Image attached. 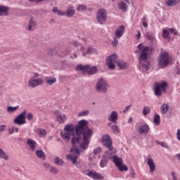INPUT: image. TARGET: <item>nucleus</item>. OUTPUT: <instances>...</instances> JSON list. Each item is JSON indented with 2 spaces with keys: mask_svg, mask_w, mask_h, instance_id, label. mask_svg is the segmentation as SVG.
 <instances>
[{
  "mask_svg": "<svg viewBox=\"0 0 180 180\" xmlns=\"http://www.w3.org/2000/svg\"><path fill=\"white\" fill-rule=\"evenodd\" d=\"M76 136L72 139V143L73 145L79 143V148L83 151L88 149L89 143H91V137L94 134L92 129L88 127V121L82 120L77 122L75 126Z\"/></svg>",
  "mask_w": 180,
  "mask_h": 180,
  "instance_id": "1",
  "label": "nucleus"
},
{
  "mask_svg": "<svg viewBox=\"0 0 180 180\" xmlns=\"http://www.w3.org/2000/svg\"><path fill=\"white\" fill-rule=\"evenodd\" d=\"M138 50L140 51L139 57V70L142 72H147L148 70H150V62L147 61L148 58V54L153 51L148 46H143V44L138 45Z\"/></svg>",
  "mask_w": 180,
  "mask_h": 180,
  "instance_id": "2",
  "label": "nucleus"
},
{
  "mask_svg": "<svg viewBox=\"0 0 180 180\" xmlns=\"http://www.w3.org/2000/svg\"><path fill=\"white\" fill-rule=\"evenodd\" d=\"M109 88H110V85L106 79L102 77L98 79L95 86L96 92H98V94H108Z\"/></svg>",
  "mask_w": 180,
  "mask_h": 180,
  "instance_id": "3",
  "label": "nucleus"
},
{
  "mask_svg": "<svg viewBox=\"0 0 180 180\" xmlns=\"http://www.w3.org/2000/svg\"><path fill=\"white\" fill-rule=\"evenodd\" d=\"M158 66L160 68H165V67H168L169 65V54H168V52H161L158 58Z\"/></svg>",
  "mask_w": 180,
  "mask_h": 180,
  "instance_id": "4",
  "label": "nucleus"
},
{
  "mask_svg": "<svg viewBox=\"0 0 180 180\" xmlns=\"http://www.w3.org/2000/svg\"><path fill=\"white\" fill-rule=\"evenodd\" d=\"M167 86H168L167 82L162 81L160 82H155L153 88L155 96H161V95H162V92H165Z\"/></svg>",
  "mask_w": 180,
  "mask_h": 180,
  "instance_id": "5",
  "label": "nucleus"
},
{
  "mask_svg": "<svg viewBox=\"0 0 180 180\" xmlns=\"http://www.w3.org/2000/svg\"><path fill=\"white\" fill-rule=\"evenodd\" d=\"M65 131L60 133V136L65 143H68L70 140L71 134L74 133V126L71 124H67L64 128Z\"/></svg>",
  "mask_w": 180,
  "mask_h": 180,
  "instance_id": "6",
  "label": "nucleus"
},
{
  "mask_svg": "<svg viewBox=\"0 0 180 180\" xmlns=\"http://www.w3.org/2000/svg\"><path fill=\"white\" fill-rule=\"evenodd\" d=\"M96 19L100 25H105L108 19V13L104 8H101L97 11Z\"/></svg>",
  "mask_w": 180,
  "mask_h": 180,
  "instance_id": "7",
  "label": "nucleus"
},
{
  "mask_svg": "<svg viewBox=\"0 0 180 180\" xmlns=\"http://www.w3.org/2000/svg\"><path fill=\"white\" fill-rule=\"evenodd\" d=\"M116 60H117V55H116V53H113L106 58L105 59L106 65L110 70H115V68H116V66L115 65V63H116Z\"/></svg>",
  "mask_w": 180,
  "mask_h": 180,
  "instance_id": "8",
  "label": "nucleus"
},
{
  "mask_svg": "<svg viewBox=\"0 0 180 180\" xmlns=\"http://www.w3.org/2000/svg\"><path fill=\"white\" fill-rule=\"evenodd\" d=\"M70 151L73 153V154L68 155L66 158L72 161V164H77L78 157H79V149H78V148H71Z\"/></svg>",
  "mask_w": 180,
  "mask_h": 180,
  "instance_id": "9",
  "label": "nucleus"
},
{
  "mask_svg": "<svg viewBox=\"0 0 180 180\" xmlns=\"http://www.w3.org/2000/svg\"><path fill=\"white\" fill-rule=\"evenodd\" d=\"M135 129H138L140 134H148L150 133V126L148 123L141 124V122H138L135 125Z\"/></svg>",
  "mask_w": 180,
  "mask_h": 180,
  "instance_id": "10",
  "label": "nucleus"
},
{
  "mask_svg": "<svg viewBox=\"0 0 180 180\" xmlns=\"http://www.w3.org/2000/svg\"><path fill=\"white\" fill-rule=\"evenodd\" d=\"M26 113L27 111L24 110L19 115H18L13 121L14 124H18V126H22L26 123Z\"/></svg>",
  "mask_w": 180,
  "mask_h": 180,
  "instance_id": "11",
  "label": "nucleus"
},
{
  "mask_svg": "<svg viewBox=\"0 0 180 180\" xmlns=\"http://www.w3.org/2000/svg\"><path fill=\"white\" fill-rule=\"evenodd\" d=\"M43 84L44 81L42 78L34 79V77H32L28 80V86L30 88H37V86H40Z\"/></svg>",
  "mask_w": 180,
  "mask_h": 180,
  "instance_id": "12",
  "label": "nucleus"
},
{
  "mask_svg": "<svg viewBox=\"0 0 180 180\" xmlns=\"http://www.w3.org/2000/svg\"><path fill=\"white\" fill-rule=\"evenodd\" d=\"M101 141L104 147H106V148H112L113 147L112 146V139H110V136L108 134H105L102 136Z\"/></svg>",
  "mask_w": 180,
  "mask_h": 180,
  "instance_id": "13",
  "label": "nucleus"
},
{
  "mask_svg": "<svg viewBox=\"0 0 180 180\" xmlns=\"http://www.w3.org/2000/svg\"><path fill=\"white\" fill-rule=\"evenodd\" d=\"M86 175H87V176H89V178H91L92 179L94 180H101V179H103V176H102V174L95 172V171H89Z\"/></svg>",
  "mask_w": 180,
  "mask_h": 180,
  "instance_id": "14",
  "label": "nucleus"
},
{
  "mask_svg": "<svg viewBox=\"0 0 180 180\" xmlns=\"http://www.w3.org/2000/svg\"><path fill=\"white\" fill-rule=\"evenodd\" d=\"M105 154L103 155H105L107 160H113L116 157V149L111 147V148H108V150L105 152Z\"/></svg>",
  "mask_w": 180,
  "mask_h": 180,
  "instance_id": "15",
  "label": "nucleus"
},
{
  "mask_svg": "<svg viewBox=\"0 0 180 180\" xmlns=\"http://www.w3.org/2000/svg\"><path fill=\"white\" fill-rule=\"evenodd\" d=\"M119 119V114L117 111H112L109 116L108 117V122H111V123H114L116 124L117 123V120Z\"/></svg>",
  "mask_w": 180,
  "mask_h": 180,
  "instance_id": "16",
  "label": "nucleus"
},
{
  "mask_svg": "<svg viewBox=\"0 0 180 180\" xmlns=\"http://www.w3.org/2000/svg\"><path fill=\"white\" fill-rule=\"evenodd\" d=\"M55 113L56 115V120L58 122V123H65V121L67 120V116H65V114L60 112L58 110H56Z\"/></svg>",
  "mask_w": 180,
  "mask_h": 180,
  "instance_id": "17",
  "label": "nucleus"
},
{
  "mask_svg": "<svg viewBox=\"0 0 180 180\" xmlns=\"http://www.w3.org/2000/svg\"><path fill=\"white\" fill-rule=\"evenodd\" d=\"M27 144L31 151L34 152L36 151V148H37V142L32 139H28L27 140Z\"/></svg>",
  "mask_w": 180,
  "mask_h": 180,
  "instance_id": "18",
  "label": "nucleus"
},
{
  "mask_svg": "<svg viewBox=\"0 0 180 180\" xmlns=\"http://www.w3.org/2000/svg\"><path fill=\"white\" fill-rule=\"evenodd\" d=\"M124 25L120 26L115 31V34L117 39H120L124 34Z\"/></svg>",
  "mask_w": 180,
  "mask_h": 180,
  "instance_id": "19",
  "label": "nucleus"
},
{
  "mask_svg": "<svg viewBox=\"0 0 180 180\" xmlns=\"http://www.w3.org/2000/svg\"><path fill=\"white\" fill-rule=\"evenodd\" d=\"M9 15V7L0 5V16H8Z\"/></svg>",
  "mask_w": 180,
  "mask_h": 180,
  "instance_id": "20",
  "label": "nucleus"
},
{
  "mask_svg": "<svg viewBox=\"0 0 180 180\" xmlns=\"http://www.w3.org/2000/svg\"><path fill=\"white\" fill-rule=\"evenodd\" d=\"M89 70V65H82L79 64L77 65L76 67V71H82V72H88V70Z\"/></svg>",
  "mask_w": 180,
  "mask_h": 180,
  "instance_id": "21",
  "label": "nucleus"
},
{
  "mask_svg": "<svg viewBox=\"0 0 180 180\" xmlns=\"http://www.w3.org/2000/svg\"><path fill=\"white\" fill-rule=\"evenodd\" d=\"M147 165L150 168V172H154V171H155V164L154 163L153 158H148L147 159Z\"/></svg>",
  "mask_w": 180,
  "mask_h": 180,
  "instance_id": "22",
  "label": "nucleus"
},
{
  "mask_svg": "<svg viewBox=\"0 0 180 180\" xmlns=\"http://www.w3.org/2000/svg\"><path fill=\"white\" fill-rule=\"evenodd\" d=\"M118 8L120 11H122V12H127L129 7L127 6V4L124 3V1H120L117 4Z\"/></svg>",
  "mask_w": 180,
  "mask_h": 180,
  "instance_id": "23",
  "label": "nucleus"
},
{
  "mask_svg": "<svg viewBox=\"0 0 180 180\" xmlns=\"http://www.w3.org/2000/svg\"><path fill=\"white\" fill-rule=\"evenodd\" d=\"M65 13L68 16V18H72V16L75 15V11H74V7H68Z\"/></svg>",
  "mask_w": 180,
  "mask_h": 180,
  "instance_id": "24",
  "label": "nucleus"
},
{
  "mask_svg": "<svg viewBox=\"0 0 180 180\" xmlns=\"http://www.w3.org/2000/svg\"><path fill=\"white\" fill-rule=\"evenodd\" d=\"M117 65L119 67L120 70H124V68H127L128 67L127 63L122 60L117 61Z\"/></svg>",
  "mask_w": 180,
  "mask_h": 180,
  "instance_id": "25",
  "label": "nucleus"
},
{
  "mask_svg": "<svg viewBox=\"0 0 180 180\" xmlns=\"http://www.w3.org/2000/svg\"><path fill=\"white\" fill-rule=\"evenodd\" d=\"M45 82L48 85H53V84H56V82H57V79H56L55 77H46Z\"/></svg>",
  "mask_w": 180,
  "mask_h": 180,
  "instance_id": "26",
  "label": "nucleus"
},
{
  "mask_svg": "<svg viewBox=\"0 0 180 180\" xmlns=\"http://www.w3.org/2000/svg\"><path fill=\"white\" fill-rule=\"evenodd\" d=\"M96 50L92 47H89L87 49L86 52H84L82 53L83 57H88V56H91V54H94V53H96Z\"/></svg>",
  "mask_w": 180,
  "mask_h": 180,
  "instance_id": "27",
  "label": "nucleus"
},
{
  "mask_svg": "<svg viewBox=\"0 0 180 180\" xmlns=\"http://www.w3.org/2000/svg\"><path fill=\"white\" fill-rule=\"evenodd\" d=\"M108 159L106 158L105 155L102 156V159L100 161V167L101 168H105L108 165Z\"/></svg>",
  "mask_w": 180,
  "mask_h": 180,
  "instance_id": "28",
  "label": "nucleus"
},
{
  "mask_svg": "<svg viewBox=\"0 0 180 180\" xmlns=\"http://www.w3.org/2000/svg\"><path fill=\"white\" fill-rule=\"evenodd\" d=\"M36 155L41 160H46V153H44V152L41 150H37Z\"/></svg>",
  "mask_w": 180,
  "mask_h": 180,
  "instance_id": "29",
  "label": "nucleus"
},
{
  "mask_svg": "<svg viewBox=\"0 0 180 180\" xmlns=\"http://www.w3.org/2000/svg\"><path fill=\"white\" fill-rule=\"evenodd\" d=\"M53 13H57L58 16H65V12L58 9L57 7H53L52 9Z\"/></svg>",
  "mask_w": 180,
  "mask_h": 180,
  "instance_id": "30",
  "label": "nucleus"
},
{
  "mask_svg": "<svg viewBox=\"0 0 180 180\" xmlns=\"http://www.w3.org/2000/svg\"><path fill=\"white\" fill-rule=\"evenodd\" d=\"M112 160L117 167L123 164V160L121 158H117V155Z\"/></svg>",
  "mask_w": 180,
  "mask_h": 180,
  "instance_id": "31",
  "label": "nucleus"
},
{
  "mask_svg": "<svg viewBox=\"0 0 180 180\" xmlns=\"http://www.w3.org/2000/svg\"><path fill=\"white\" fill-rule=\"evenodd\" d=\"M97 71H98V68H96V66L91 67L89 65V69L87 71L88 75H94V74H96Z\"/></svg>",
  "mask_w": 180,
  "mask_h": 180,
  "instance_id": "32",
  "label": "nucleus"
},
{
  "mask_svg": "<svg viewBox=\"0 0 180 180\" xmlns=\"http://www.w3.org/2000/svg\"><path fill=\"white\" fill-rule=\"evenodd\" d=\"M36 27V22L33 20V18H31L30 20V23L28 25V30H34Z\"/></svg>",
  "mask_w": 180,
  "mask_h": 180,
  "instance_id": "33",
  "label": "nucleus"
},
{
  "mask_svg": "<svg viewBox=\"0 0 180 180\" xmlns=\"http://www.w3.org/2000/svg\"><path fill=\"white\" fill-rule=\"evenodd\" d=\"M169 110V106L168 104L163 103L161 106V113L162 115H165L167 112Z\"/></svg>",
  "mask_w": 180,
  "mask_h": 180,
  "instance_id": "34",
  "label": "nucleus"
},
{
  "mask_svg": "<svg viewBox=\"0 0 180 180\" xmlns=\"http://www.w3.org/2000/svg\"><path fill=\"white\" fill-rule=\"evenodd\" d=\"M37 134L40 137H45L46 134H47V131L45 129L39 128L36 131Z\"/></svg>",
  "mask_w": 180,
  "mask_h": 180,
  "instance_id": "35",
  "label": "nucleus"
},
{
  "mask_svg": "<svg viewBox=\"0 0 180 180\" xmlns=\"http://www.w3.org/2000/svg\"><path fill=\"white\" fill-rule=\"evenodd\" d=\"M0 158L2 160H4L5 161H8L9 160V156L6 155V153L2 150V148H0Z\"/></svg>",
  "mask_w": 180,
  "mask_h": 180,
  "instance_id": "36",
  "label": "nucleus"
},
{
  "mask_svg": "<svg viewBox=\"0 0 180 180\" xmlns=\"http://www.w3.org/2000/svg\"><path fill=\"white\" fill-rule=\"evenodd\" d=\"M153 122L155 124V126H158L161 122V117H160V115L155 113L153 117Z\"/></svg>",
  "mask_w": 180,
  "mask_h": 180,
  "instance_id": "37",
  "label": "nucleus"
},
{
  "mask_svg": "<svg viewBox=\"0 0 180 180\" xmlns=\"http://www.w3.org/2000/svg\"><path fill=\"white\" fill-rule=\"evenodd\" d=\"M165 4L167 6H175L177 5L178 1L177 0H167L165 1Z\"/></svg>",
  "mask_w": 180,
  "mask_h": 180,
  "instance_id": "38",
  "label": "nucleus"
},
{
  "mask_svg": "<svg viewBox=\"0 0 180 180\" xmlns=\"http://www.w3.org/2000/svg\"><path fill=\"white\" fill-rule=\"evenodd\" d=\"M54 162L56 165H58L59 167L64 165V160H63V159L60 158L59 157H56L55 158Z\"/></svg>",
  "mask_w": 180,
  "mask_h": 180,
  "instance_id": "39",
  "label": "nucleus"
},
{
  "mask_svg": "<svg viewBox=\"0 0 180 180\" xmlns=\"http://www.w3.org/2000/svg\"><path fill=\"white\" fill-rule=\"evenodd\" d=\"M111 130L114 133V134H119L120 133V129L117 125L114 124L111 126Z\"/></svg>",
  "mask_w": 180,
  "mask_h": 180,
  "instance_id": "40",
  "label": "nucleus"
},
{
  "mask_svg": "<svg viewBox=\"0 0 180 180\" xmlns=\"http://www.w3.org/2000/svg\"><path fill=\"white\" fill-rule=\"evenodd\" d=\"M119 171H120L121 172H123V171H127V169H129L127 168V166L124 164H122V165H120V166L117 167Z\"/></svg>",
  "mask_w": 180,
  "mask_h": 180,
  "instance_id": "41",
  "label": "nucleus"
},
{
  "mask_svg": "<svg viewBox=\"0 0 180 180\" xmlns=\"http://www.w3.org/2000/svg\"><path fill=\"white\" fill-rule=\"evenodd\" d=\"M19 106L16 107H7V112L8 113H13V112H16Z\"/></svg>",
  "mask_w": 180,
  "mask_h": 180,
  "instance_id": "42",
  "label": "nucleus"
},
{
  "mask_svg": "<svg viewBox=\"0 0 180 180\" xmlns=\"http://www.w3.org/2000/svg\"><path fill=\"white\" fill-rule=\"evenodd\" d=\"M150 112H151L150 107L148 106H145L143 109V116H147V115H148V113H150Z\"/></svg>",
  "mask_w": 180,
  "mask_h": 180,
  "instance_id": "43",
  "label": "nucleus"
},
{
  "mask_svg": "<svg viewBox=\"0 0 180 180\" xmlns=\"http://www.w3.org/2000/svg\"><path fill=\"white\" fill-rule=\"evenodd\" d=\"M162 36H163L164 39H168V37L169 36V30H168L167 29H163Z\"/></svg>",
  "mask_w": 180,
  "mask_h": 180,
  "instance_id": "44",
  "label": "nucleus"
},
{
  "mask_svg": "<svg viewBox=\"0 0 180 180\" xmlns=\"http://www.w3.org/2000/svg\"><path fill=\"white\" fill-rule=\"evenodd\" d=\"M89 115V110H86L79 112L78 116L81 117L82 116H88Z\"/></svg>",
  "mask_w": 180,
  "mask_h": 180,
  "instance_id": "45",
  "label": "nucleus"
},
{
  "mask_svg": "<svg viewBox=\"0 0 180 180\" xmlns=\"http://www.w3.org/2000/svg\"><path fill=\"white\" fill-rule=\"evenodd\" d=\"M77 10L79 12H82L83 11H86V6L84 4H80L77 6Z\"/></svg>",
  "mask_w": 180,
  "mask_h": 180,
  "instance_id": "46",
  "label": "nucleus"
},
{
  "mask_svg": "<svg viewBox=\"0 0 180 180\" xmlns=\"http://www.w3.org/2000/svg\"><path fill=\"white\" fill-rule=\"evenodd\" d=\"M146 37L148 40H150L151 41H154V34L151 32L146 33Z\"/></svg>",
  "mask_w": 180,
  "mask_h": 180,
  "instance_id": "47",
  "label": "nucleus"
},
{
  "mask_svg": "<svg viewBox=\"0 0 180 180\" xmlns=\"http://www.w3.org/2000/svg\"><path fill=\"white\" fill-rule=\"evenodd\" d=\"M117 37H115L113 38V40L112 41V47H116L117 46V44H119V40H117Z\"/></svg>",
  "mask_w": 180,
  "mask_h": 180,
  "instance_id": "48",
  "label": "nucleus"
},
{
  "mask_svg": "<svg viewBox=\"0 0 180 180\" xmlns=\"http://www.w3.org/2000/svg\"><path fill=\"white\" fill-rule=\"evenodd\" d=\"M93 153L95 155H98V154H101V153H102V148L98 147V148H95L94 150Z\"/></svg>",
  "mask_w": 180,
  "mask_h": 180,
  "instance_id": "49",
  "label": "nucleus"
},
{
  "mask_svg": "<svg viewBox=\"0 0 180 180\" xmlns=\"http://www.w3.org/2000/svg\"><path fill=\"white\" fill-rule=\"evenodd\" d=\"M49 172L54 174H58V169H57V167H51L49 170Z\"/></svg>",
  "mask_w": 180,
  "mask_h": 180,
  "instance_id": "50",
  "label": "nucleus"
},
{
  "mask_svg": "<svg viewBox=\"0 0 180 180\" xmlns=\"http://www.w3.org/2000/svg\"><path fill=\"white\" fill-rule=\"evenodd\" d=\"M141 22H142V25L144 27L147 28L148 27V22H147V21L146 20V16H144L142 19H141Z\"/></svg>",
  "mask_w": 180,
  "mask_h": 180,
  "instance_id": "51",
  "label": "nucleus"
},
{
  "mask_svg": "<svg viewBox=\"0 0 180 180\" xmlns=\"http://www.w3.org/2000/svg\"><path fill=\"white\" fill-rule=\"evenodd\" d=\"M6 127V125H5V124L0 126V136L2 135V133H4V131H5Z\"/></svg>",
  "mask_w": 180,
  "mask_h": 180,
  "instance_id": "52",
  "label": "nucleus"
},
{
  "mask_svg": "<svg viewBox=\"0 0 180 180\" xmlns=\"http://www.w3.org/2000/svg\"><path fill=\"white\" fill-rule=\"evenodd\" d=\"M33 114L32 112H28L27 115V120H33Z\"/></svg>",
  "mask_w": 180,
  "mask_h": 180,
  "instance_id": "53",
  "label": "nucleus"
},
{
  "mask_svg": "<svg viewBox=\"0 0 180 180\" xmlns=\"http://www.w3.org/2000/svg\"><path fill=\"white\" fill-rule=\"evenodd\" d=\"M72 44L74 46V47H79V46H81V44L77 41H72Z\"/></svg>",
  "mask_w": 180,
  "mask_h": 180,
  "instance_id": "54",
  "label": "nucleus"
},
{
  "mask_svg": "<svg viewBox=\"0 0 180 180\" xmlns=\"http://www.w3.org/2000/svg\"><path fill=\"white\" fill-rule=\"evenodd\" d=\"M169 31L170 33H174V36H176L178 34V32L175 30V28H169Z\"/></svg>",
  "mask_w": 180,
  "mask_h": 180,
  "instance_id": "55",
  "label": "nucleus"
},
{
  "mask_svg": "<svg viewBox=\"0 0 180 180\" xmlns=\"http://www.w3.org/2000/svg\"><path fill=\"white\" fill-rule=\"evenodd\" d=\"M130 176H131V178H135V176H136V173L134 172V169H131L130 171Z\"/></svg>",
  "mask_w": 180,
  "mask_h": 180,
  "instance_id": "56",
  "label": "nucleus"
},
{
  "mask_svg": "<svg viewBox=\"0 0 180 180\" xmlns=\"http://www.w3.org/2000/svg\"><path fill=\"white\" fill-rule=\"evenodd\" d=\"M159 144L162 147H165V148H168V145L167 143H165L160 142V143H159Z\"/></svg>",
  "mask_w": 180,
  "mask_h": 180,
  "instance_id": "57",
  "label": "nucleus"
},
{
  "mask_svg": "<svg viewBox=\"0 0 180 180\" xmlns=\"http://www.w3.org/2000/svg\"><path fill=\"white\" fill-rule=\"evenodd\" d=\"M131 107V105H127L125 109L123 110V113H126V112H129V109H130V108Z\"/></svg>",
  "mask_w": 180,
  "mask_h": 180,
  "instance_id": "58",
  "label": "nucleus"
},
{
  "mask_svg": "<svg viewBox=\"0 0 180 180\" xmlns=\"http://www.w3.org/2000/svg\"><path fill=\"white\" fill-rule=\"evenodd\" d=\"M13 130L14 133H18L19 132V128H18L16 127H13Z\"/></svg>",
  "mask_w": 180,
  "mask_h": 180,
  "instance_id": "59",
  "label": "nucleus"
},
{
  "mask_svg": "<svg viewBox=\"0 0 180 180\" xmlns=\"http://www.w3.org/2000/svg\"><path fill=\"white\" fill-rule=\"evenodd\" d=\"M13 133H15L14 131H13V128L8 129V134H13Z\"/></svg>",
  "mask_w": 180,
  "mask_h": 180,
  "instance_id": "60",
  "label": "nucleus"
},
{
  "mask_svg": "<svg viewBox=\"0 0 180 180\" xmlns=\"http://www.w3.org/2000/svg\"><path fill=\"white\" fill-rule=\"evenodd\" d=\"M177 140L180 141V129L177 130Z\"/></svg>",
  "mask_w": 180,
  "mask_h": 180,
  "instance_id": "61",
  "label": "nucleus"
},
{
  "mask_svg": "<svg viewBox=\"0 0 180 180\" xmlns=\"http://www.w3.org/2000/svg\"><path fill=\"white\" fill-rule=\"evenodd\" d=\"M174 158L176 160H178L179 161H180V153L175 155Z\"/></svg>",
  "mask_w": 180,
  "mask_h": 180,
  "instance_id": "62",
  "label": "nucleus"
},
{
  "mask_svg": "<svg viewBox=\"0 0 180 180\" xmlns=\"http://www.w3.org/2000/svg\"><path fill=\"white\" fill-rule=\"evenodd\" d=\"M40 77V74L35 72L34 74V78H39Z\"/></svg>",
  "mask_w": 180,
  "mask_h": 180,
  "instance_id": "63",
  "label": "nucleus"
},
{
  "mask_svg": "<svg viewBox=\"0 0 180 180\" xmlns=\"http://www.w3.org/2000/svg\"><path fill=\"white\" fill-rule=\"evenodd\" d=\"M136 37H137V39H140V37H141V33H140V32H138V34L136 35Z\"/></svg>",
  "mask_w": 180,
  "mask_h": 180,
  "instance_id": "64",
  "label": "nucleus"
}]
</instances>
